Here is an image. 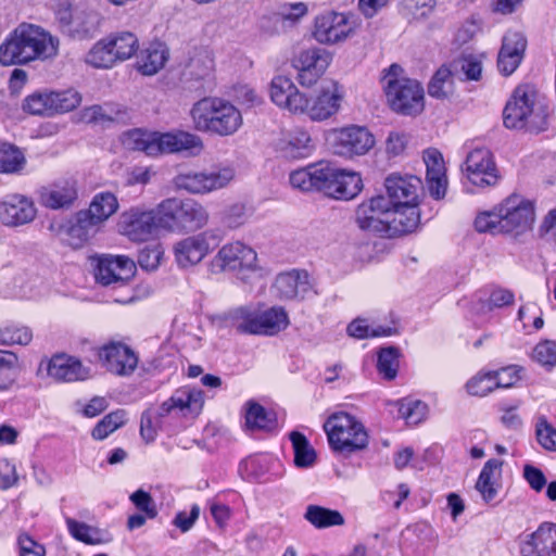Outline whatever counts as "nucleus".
<instances>
[{"mask_svg": "<svg viewBox=\"0 0 556 556\" xmlns=\"http://www.w3.org/2000/svg\"><path fill=\"white\" fill-rule=\"evenodd\" d=\"M60 41L41 26L22 23L0 43V64L25 65L56 56Z\"/></svg>", "mask_w": 556, "mask_h": 556, "instance_id": "1", "label": "nucleus"}, {"mask_svg": "<svg viewBox=\"0 0 556 556\" xmlns=\"http://www.w3.org/2000/svg\"><path fill=\"white\" fill-rule=\"evenodd\" d=\"M535 219L533 204L518 194H511L492 211L477 215L475 228L491 235L505 233L518 238L532 230Z\"/></svg>", "mask_w": 556, "mask_h": 556, "instance_id": "2", "label": "nucleus"}, {"mask_svg": "<svg viewBox=\"0 0 556 556\" xmlns=\"http://www.w3.org/2000/svg\"><path fill=\"white\" fill-rule=\"evenodd\" d=\"M503 123L508 129L540 134L548 128V106L531 86H519L504 108Z\"/></svg>", "mask_w": 556, "mask_h": 556, "instance_id": "3", "label": "nucleus"}, {"mask_svg": "<svg viewBox=\"0 0 556 556\" xmlns=\"http://www.w3.org/2000/svg\"><path fill=\"white\" fill-rule=\"evenodd\" d=\"M204 405L202 390L189 386L177 389L172 396L156 408L146 410L141 416L140 434L147 442H153L166 417L194 418Z\"/></svg>", "mask_w": 556, "mask_h": 556, "instance_id": "4", "label": "nucleus"}, {"mask_svg": "<svg viewBox=\"0 0 556 556\" xmlns=\"http://www.w3.org/2000/svg\"><path fill=\"white\" fill-rule=\"evenodd\" d=\"M193 127L202 132L219 137L235 135L243 124L240 110L231 102L206 97L197 101L190 110Z\"/></svg>", "mask_w": 556, "mask_h": 556, "instance_id": "5", "label": "nucleus"}, {"mask_svg": "<svg viewBox=\"0 0 556 556\" xmlns=\"http://www.w3.org/2000/svg\"><path fill=\"white\" fill-rule=\"evenodd\" d=\"M382 85L391 109L403 115H418L425 109V92L421 85L403 75V68L392 64L384 71Z\"/></svg>", "mask_w": 556, "mask_h": 556, "instance_id": "6", "label": "nucleus"}, {"mask_svg": "<svg viewBox=\"0 0 556 556\" xmlns=\"http://www.w3.org/2000/svg\"><path fill=\"white\" fill-rule=\"evenodd\" d=\"M162 229L168 231H197L208 223V212L194 200L169 198L159 203Z\"/></svg>", "mask_w": 556, "mask_h": 556, "instance_id": "7", "label": "nucleus"}, {"mask_svg": "<svg viewBox=\"0 0 556 556\" xmlns=\"http://www.w3.org/2000/svg\"><path fill=\"white\" fill-rule=\"evenodd\" d=\"M328 443L333 451L352 453L368 444V434L364 425L353 415L339 412L327 418L324 424Z\"/></svg>", "mask_w": 556, "mask_h": 556, "instance_id": "8", "label": "nucleus"}, {"mask_svg": "<svg viewBox=\"0 0 556 556\" xmlns=\"http://www.w3.org/2000/svg\"><path fill=\"white\" fill-rule=\"evenodd\" d=\"M232 326L242 333L274 336L286 329L289 318L281 307L258 311L250 307H239L231 312Z\"/></svg>", "mask_w": 556, "mask_h": 556, "instance_id": "9", "label": "nucleus"}, {"mask_svg": "<svg viewBox=\"0 0 556 556\" xmlns=\"http://www.w3.org/2000/svg\"><path fill=\"white\" fill-rule=\"evenodd\" d=\"M257 267L256 251L237 240L224 244L210 262L208 270L215 276H238L252 273Z\"/></svg>", "mask_w": 556, "mask_h": 556, "instance_id": "10", "label": "nucleus"}, {"mask_svg": "<svg viewBox=\"0 0 556 556\" xmlns=\"http://www.w3.org/2000/svg\"><path fill=\"white\" fill-rule=\"evenodd\" d=\"M54 15L63 31L80 38L93 34L99 25L98 12L85 1L56 0Z\"/></svg>", "mask_w": 556, "mask_h": 556, "instance_id": "11", "label": "nucleus"}, {"mask_svg": "<svg viewBox=\"0 0 556 556\" xmlns=\"http://www.w3.org/2000/svg\"><path fill=\"white\" fill-rule=\"evenodd\" d=\"M118 206V200L114 193L109 191L97 193L88 210L77 213L76 224L71 229L72 233L81 241L89 240L117 212Z\"/></svg>", "mask_w": 556, "mask_h": 556, "instance_id": "12", "label": "nucleus"}, {"mask_svg": "<svg viewBox=\"0 0 556 556\" xmlns=\"http://www.w3.org/2000/svg\"><path fill=\"white\" fill-rule=\"evenodd\" d=\"M357 26V18L352 14L325 12L315 17L312 36L320 45L336 46L353 37Z\"/></svg>", "mask_w": 556, "mask_h": 556, "instance_id": "13", "label": "nucleus"}, {"mask_svg": "<svg viewBox=\"0 0 556 556\" xmlns=\"http://www.w3.org/2000/svg\"><path fill=\"white\" fill-rule=\"evenodd\" d=\"M224 238L225 231L215 227L181 239L174 247L177 264L184 268L199 264Z\"/></svg>", "mask_w": 556, "mask_h": 556, "instance_id": "14", "label": "nucleus"}, {"mask_svg": "<svg viewBox=\"0 0 556 556\" xmlns=\"http://www.w3.org/2000/svg\"><path fill=\"white\" fill-rule=\"evenodd\" d=\"M327 139L336 154L348 159L365 155L376 143L369 129L359 125L332 129Z\"/></svg>", "mask_w": 556, "mask_h": 556, "instance_id": "15", "label": "nucleus"}, {"mask_svg": "<svg viewBox=\"0 0 556 556\" xmlns=\"http://www.w3.org/2000/svg\"><path fill=\"white\" fill-rule=\"evenodd\" d=\"M159 204L152 210L131 207L123 212L117 222V231L134 242H143L162 229Z\"/></svg>", "mask_w": 556, "mask_h": 556, "instance_id": "16", "label": "nucleus"}, {"mask_svg": "<svg viewBox=\"0 0 556 556\" xmlns=\"http://www.w3.org/2000/svg\"><path fill=\"white\" fill-rule=\"evenodd\" d=\"M344 92L338 83L329 80L323 83L313 97L303 94V110L296 115H306L314 122H323L338 113Z\"/></svg>", "mask_w": 556, "mask_h": 556, "instance_id": "17", "label": "nucleus"}, {"mask_svg": "<svg viewBox=\"0 0 556 556\" xmlns=\"http://www.w3.org/2000/svg\"><path fill=\"white\" fill-rule=\"evenodd\" d=\"M235 177L231 167H223L214 172H181L174 178L177 189L192 194H205L226 187Z\"/></svg>", "mask_w": 556, "mask_h": 556, "instance_id": "18", "label": "nucleus"}, {"mask_svg": "<svg viewBox=\"0 0 556 556\" xmlns=\"http://www.w3.org/2000/svg\"><path fill=\"white\" fill-rule=\"evenodd\" d=\"M46 371L47 377L55 382H80L93 377L92 368L74 355L58 353L39 365V372Z\"/></svg>", "mask_w": 556, "mask_h": 556, "instance_id": "19", "label": "nucleus"}, {"mask_svg": "<svg viewBox=\"0 0 556 556\" xmlns=\"http://www.w3.org/2000/svg\"><path fill=\"white\" fill-rule=\"evenodd\" d=\"M101 366L110 374L118 377H129L138 367L137 353L122 341L111 340L97 350Z\"/></svg>", "mask_w": 556, "mask_h": 556, "instance_id": "20", "label": "nucleus"}, {"mask_svg": "<svg viewBox=\"0 0 556 556\" xmlns=\"http://www.w3.org/2000/svg\"><path fill=\"white\" fill-rule=\"evenodd\" d=\"M325 175L320 191L337 200H351L363 189V180L358 173L339 168L324 162Z\"/></svg>", "mask_w": 556, "mask_h": 556, "instance_id": "21", "label": "nucleus"}, {"mask_svg": "<svg viewBox=\"0 0 556 556\" xmlns=\"http://www.w3.org/2000/svg\"><path fill=\"white\" fill-rule=\"evenodd\" d=\"M391 216V203L383 195H377L357 206L355 223L364 231L388 237Z\"/></svg>", "mask_w": 556, "mask_h": 556, "instance_id": "22", "label": "nucleus"}, {"mask_svg": "<svg viewBox=\"0 0 556 556\" xmlns=\"http://www.w3.org/2000/svg\"><path fill=\"white\" fill-rule=\"evenodd\" d=\"M332 61V54L323 48L302 50L293 59L298 80L304 87H312L324 75Z\"/></svg>", "mask_w": 556, "mask_h": 556, "instance_id": "23", "label": "nucleus"}, {"mask_svg": "<svg viewBox=\"0 0 556 556\" xmlns=\"http://www.w3.org/2000/svg\"><path fill=\"white\" fill-rule=\"evenodd\" d=\"M463 170L468 180L477 187L495 186L498 174L492 153L488 149H475L465 160Z\"/></svg>", "mask_w": 556, "mask_h": 556, "instance_id": "24", "label": "nucleus"}, {"mask_svg": "<svg viewBox=\"0 0 556 556\" xmlns=\"http://www.w3.org/2000/svg\"><path fill=\"white\" fill-rule=\"evenodd\" d=\"M520 556H556V523L542 522L534 531L519 536Z\"/></svg>", "mask_w": 556, "mask_h": 556, "instance_id": "25", "label": "nucleus"}, {"mask_svg": "<svg viewBox=\"0 0 556 556\" xmlns=\"http://www.w3.org/2000/svg\"><path fill=\"white\" fill-rule=\"evenodd\" d=\"M384 187L392 206L418 205L419 192L422 188L420 178L414 175L390 174Z\"/></svg>", "mask_w": 556, "mask_h": 556, "instance_id": "26", "label": "nucleus"}, {"mask_svg": "<svg viewBox=\"0 0 556 556\" xmlns=\"http://www.w3.org/2000/svg\"><path fill=\"white\" fill-rule=\"evenodd\" d=\"M36 215L34 201L24 194H9L0 201V222L4 226L20 227L29 224Z\"/></svg>", "mask_w": 556, "mask_h": 556, "instance_id": "27", "label": "nucleus"}, {"mask_svg": "<svg viewBox=\"0 0 556 556\" xmlns=\"http://www.w3.org/2000/svg\"><path fill=\"white\" fill-rule=\"evenodd\" d=\"M88 262L94 278H128L137 271L136 262L127 255L94 254Z\"/></svg>", "mask_w": 556, "mask_h": 556, "instance_id": "28", "label": "nucleus"}, {"mask_svg": "<svg viewBox=\"0 0 556 556\" xmlns=\"http://www.w3.org/2000/svg\"><path fill=\"white\" fill-rule=\"evenodd\" d=\"M202 149L203 142L197 135L185 131L153 132L152 156L180 151H191L198 154Z\"/></svg>", "mask_w": 556, "mask_h": 556, "instance_id": "29", "label": "nucleus"}, {"mask_svg": "<svg viewBox=\"0 0 556 556\" xmlns=\"http://www.w3.org/2000/svg\"><path fill=\"white\" fill-rule=\"evenodd\" d=\"M271 101L280 109L296 115L303 110V92L294 85L291 78L285 75L275 76L269 87Z\"/></svg>", "mask_w": 556, "mask_h": 556, "instance_id": "30", "label": "nucleus"}, {"mask_svg": "<svg viewBox=\"0 0 556 556\" xmlns=\"http://www.w3.org/2000/svg\"><path fill=\"white\" fill-rule=\"evenodd\" d=\"M424 162L430 195L435 200L443 199L447 190V178L442 154L435 149H429L424 153Z\"/></svg>", "mask_w": 556, "mask_h": 556, "instance_id": "31", "label": "nucleus"}, {"mask_svg": "<svg viewBox=\"0 0 556 556\" xmlns=\"http://www.w3.org/2000/svg\"><path fill=\"white\" fill-rule=\"evenodd\" d=\"M78 198L77 181L65 178L40 191V202L52 210L70 207Z\"/></svg>", "mask_w": 556, "mask_h": 556, "instance_id": "32", "label": "nucleus"}, {"mask_svg": "<svg viewBox=\"0 0 556 556\" xmlns=\"http://www.w3.org/2000/svg\"><path fill=\"white\" fill-rule=\"evenodd\" d=\"M278 150L289 159L307 157L314 144L309 134L300 127L293 128L286 132L278 141Z\"/></svg>", "mask_w": 556, "mask_h": 556, "instance_id": "33", "label": "nucleus"}, {"mask_svg": "<svg viewBox=\"0 0 556 556\" xmlns=\"http://www.w3.org/2000/svg\"><path fill=\"white\" fill-rule=\"evenodd\" d=\"M135 280H96V283L105 288L116 303L127 304L146 298L149 289L143 283L135 286Z\"/></svg>", "mask_w": 556, "mask_h": 556, "instance_id": "34", "label": "nucleus"}, {"mask_svg": "<svg viewBox=\"0 0 556 556\" xmlns=\"http://www.w3.org/2000/svg\"><path fill=\"white\" fill-rule=\"evenodd\" d=\"M420 220L418 205L392 206L388 237H399L417 229Z\"/></svg>", "mask_w": 556, "mask_h": 556, "instance_id": "35", "label": "nucleus"}, {"mask_svg": "<svg viewBox=\"0 0 556 556\" xmlns=\"http://www.w3.org/2000/svg\"><path fill=\"white\" fill-rule=\"evenodd\" d=\"M65 525L70 535L78 542L87 545H101L112 541L110 533L96 526L78 521L72 517H65Z\"/></svg>", "mask_w": 556, "mask_h": 556, "instance_id": "36", "label": "nucleus"}, {"mask_svg": "<svg viewBox=\"0 0 556 556\" xmlns=\"http://www.w3.org/2000/svg\"><path fill=\"white\" fill-rule=\"evenodd\" d=\"M502 462L498 459H489L477 480L476 490L480 493L485 503L493 501L497 493L501 479Z\"/></svg>", "mask_w": 556, "mask_h": 556, "instance_id": "37", "label": "nucleus"}, {"mask_svg": "<svg viewBox=\"0 0 556 556\" xmlns=\"http://www.w3.org/2000/svg\"><path fill=\"white\" fill-rule=\"evenodd\" d=\"M323 167L324 161L291 172L289 176L290 185L292 188L304 192L320 191L321 181L326 175L323 173Z\"/></svg>", "mask_w": 556, "mask_h": 556, "instance_id": "38", "label": "nucleus"}, {"mask_svg": "<svg viewBox=\"0 0 556 556\" xmlns=\"http://www.w3.org/2000/svg\"><path fill=\"white\" fill-rule=\"evenodd\" d=\"M20 369L18 355L13 351L0 349V394L13 390L18 379Z\"/></svg>", "mask_w": 556, "mask_h": 556, "instance_id": "39", "label": "nucleus"}, {"mask_svg": "<svg viewBox=\"0 0 556 556\" xmlns=\"http://www.w3.org/2000/svg\"><path fill=\"white\" fill-rule=\"evenodd\" d=\"M304 518L317 529L344 525V517L340 511L318 505H308Z\"/></svg>", "mask_w": 556, "mask_h": 556, "instance_id": "40", "label": "nucleus"}, {"mask_svg": "<svg viewBox=\"0 0 556 556\" xmlns=\"http://www.w3.org/2000/svg\"><path fill=\"white\" fill-rule=\"evenodd\" d=\"M348 334L352 338L362 340L368 338L391 337L396 333V329L391 326L369 325L366 319L356 318L351 321L346 328Z\"/></svg>", "mask_w": 556, "mask_h": 556, "instance_id": "41", "label": "nucleus"}, {"mask_svg": "<svg viewBox=\"0 0 556 556\" xmlns=\"http://www.w3.org/2000/svg\"><path fill=\"white\" fill-rule=\"evenodd\" d=\"M428 93L439 100L450 99L454 94V78L447 66L443 65L434 73L428 84Z\"/></svg>", "mask_w": 556, "mask_h": 556, "instance_id": "42", "label": "nucleus"}, {"mask_svg": "<svg viewBox=\"0 0 556 556\" xmlns=\"http://www.w3.org/2000/svg\"><path fill=\"white\" fill-rule=\"evenodd\" d=\"M290 440L294 453V465L298 468H309L316 463V452L306 437L298 431L290 433Z\"/></svg>", "mask_w": 556, "mask_h": 556, "instance_id": "43", "label": "nucleus"}, {"mask_svg": "<svg viewBox=\"0 0 556 556\" xmlns=\"http://www.w3.org/2000/svg\"><path fill=\"white\" fill-rule=\"evenodd\" d=\"M33 340V330L17 323H11L0 325V345L14 346L21 345L26 346Z\"/></svg>", "mask_w": 556, "mask_h": 556, "instance_id": "44", "label": "nucleus"}, {"mask_svg": "<svg viewBox=\"0 0 556 556\" xmlns=\"http://www.w3.org/2000/svg\"><path fill=\"white\" fill-rule=\"evenodd\" d=\"M167 58L168 53L162 45H153L142 53L139 71L143 75H154L165 65Z\"/></svg>", "mask_w": 556, "mask_h": 556, "instance_id": "45", "label": "nucleus"}, {"mask_svg": "<svg viewBox=\"0 0 556 556\" xmlns=\"http://www.w3.org/2000/svg\"><path fill=\"white\" fill-rule=\"evenodd\" d=\"M118 62L108 38L101 39L89 50L86 63L96 68H111Z\"/></svg>", "mask_w": 556, "mask_h": 556, "instance_id": "46", "label": "nucleus"}, {"mask_svg": "<svg viewBox=\"0 0 556 556\" xmlns=\"http://www.w3.org/2000/svg\"><path fill=\"white\" fill-rule=\"evenodd\" d=\"M117 61L131 58L138 50V39L130 31H122L106 37Z\"/></svg>", "mask_w": 556, "mask_h": 556, "instance_id": "47", "label": "nucleus"}, {"mask_svg": "<svg viewBox=\"0 0 556 556\" xmlns=\"http://www.w3.org/2000/svg\"><path fill=\"white\" fill-rule=\"evenodd\" d=\"M275 460L268 455H254L241 462L239 470L248 479L261 480L270 470Z\"/></svg>", "mask_w": 556, "mask_h": 556, "instance_id": "48", "label": "nucleus"}, {"mask_svg": "<svg viewBox=\"0 0 556 556\" xmlns=\"http://www.w3.org/2000/svg\"><path fill=\"white\" fill-rule=\"evenodd\" d=\"M25 164V156L18 148L10 143H0V173H18Z\"/></svg>", "mask_w": 556, "mask_h": 556, "instance_id": "49", "label": "nucleus"}, {"mask_svg": "<svg viewBox=\"0 0 556 556\" xmlns=\"http://www.w3.org/2000/svg\"><path fill=\"white\" fill-rule=\"evenodd\" d=\"M245 426L252 431L270 430L274 427V420L262 405L249 401L245 404Z\"/></svg>", "mask_w": 556, "mask_h": 556, "instance_id": "50", "label": "nucleus"}, {"mask_svg": "<svg viewBox=\"0 0 556 556\" xmlns=\"http://www.w3.org/2000/svg\"><path fill=\"white\" fill-rule=\"evenodd\" d=\"M275 289L281 299H305L313 292L309 280H275Z\"/></svg>", "mask_w": 556, "mask_h": 556, "instance_id": "51", "label": "nucleus"}, {"mask_svg": "<svg viewBox=\"0 0 556 556\" xmlns=\"http://www.w3.org/2000/svg\"><path fill=\"white\" fill-rule=\"evenodd\" d=\"M81 102V96L74 89L64 91H50V105L52 116L76 109Z\"/></svg>", "mask_w": 556, "mask_h": 556, "instance_id": "52", "label": "nucleus"}, {"mask_svg": "<svg viewBox=\"0 0 556 556\" xmlns=\"http://www.w3.org/2000/svg\"><path fill=\"white\" fill-rule=\"evenodd\" d=\"M399 415L405 419L408 425H417L426 419L428 406L419 400L404 399L396 403Z\"/></svg>", "mask_w": 556, "mask_h": 556, "instance_id": "53", "label": "nucleus"}, {"mask_svg": "<svg viewBox=\"0 0 556 556\" xmlns=\"http://www.w3.org/2000/svg\"><path fill=\"white\" fill-rule=\"evenodd\" d=\"M122 142L128 150L142 151L152 156L153 132L131 129L123 135Z\"/></svg>", "mask_w": 556, "mask_h": 556, "instance_id": "54", "label": "nucleus"}, {"mask_svg": "<svg viewBox=\"0 0 556 556\" xmlns=\"http://www.w3.org/2000/svg\"><path fill=\"white\" fill-rule=\"evenodd\" d=\"M466 391L472 396H485L495 390L492 370H480L466 382Z\"/></svg>", "mask_w": 556, "mask_h": 556, "instance_id": "55", "label": "nucleus"}, {"mask_svg": "<svg viewBox=\"0 0 556 556\" xmlns=\"http://www.w3.org/2000/svg\"><path fill=\"white\" fill-rule=\"evenodd\" d=\"M126 422L124 410H116L103 417L92 429L91 435L96 440H104L112 432L121 428Z\"/></svg>", "mask_w": 556, "mask_h": 556, "instance_id": "56", "label": "nucleus"}, {"mask_svg": "<svg viewBox=\"0 0 556 556\" xmlns=\"http://www.w3.org/2000/svg\"><path fill=\"white\" fill-rule=\"evenodd\" d=\"M515 295L510 290L507 289H494L490 292L486 299L479 300V307L477 312L485 314L494 308H502L514 303Z\"/></svg>", "mask_w": 556, "mask_h": 556, "instance_id": "57", "label": "nucleus"}, {"mask_svg": "<svg viewBox=\"0 0 556 556\" xmlns=\"http://www.w3.org/2000/svg\"><path fill=\"white\" fill-rule=\"evenodd\" d=\"M23 111L31 115L52 116L50 92H34L23 101Z\"/></svg>", "mask_w": 556, "mask_h": 556, "instance_id": "58", "label": "nucleus"}, {"mask_svg": "<svg viewBox=\"0 0 556 556\" xmlns=\"http://www.w3.org/2000/svg\"><path fill=\"white\" fill-rule=\"evenodd\" d=\"M38 295L34 280H8L2 294L3 298L13 299H35Z\"/></svg>", "mask_w": 556, "mask_h": 556, "instance_id": "59", "label": "nucleus"}, {"mask_svg": "<svg viewBox=\"0 0 556 556\" xmlns=\"http://www.w3.org/2000/svg\"><path fill=\"white\" fill-rule=\"evenodd\" d=\"M399 367L397 351L394 348L382 349L378 354L377 368L386 379L395 378Z\"/></svg>", "mask_w": 556, "mask_h": 556, "instance_id": "60", "label": "nucleus"}, {"mask_svg": "<svg viewBox=\"0 0 556 556\" xmlns=\"http://www.w3.org/2000/svg\"><path fill=\"white\" fill-rule=\"evenodd\" d=\"M532 359L540 365L552 368L556 365V342L543 340L532 351Z\"/></svg>", "mask_w": 556, "mask_h": 556, "instance_id": "61", "label": "nucleus"}, {"mask_svg": "<svg viewBox=\"0 0 556 556\" xmlns=\"http://www.w3.org/2000/svg\"><path fill=\"white\" fill-rule=\"evenodd\" d=\"M80 119L88 124H104L117 121L118 117L112 115V109L109 105H91L80 112Z\"/></svg>", "mask_w": 556, "mask_h": 556, "instance_id": "62", "label": "nucleus"}, {"mask_svg": "<svg viewBox=\"0 0 556 556\" xmlns=\"http://www.w3.org/2000/svg\"><path fill=\"white\" fill-rule=\"evenodd\" d=\"M525 52H517L516 49L508 52L507 48H501L497 55L498 71L505 75H511L520 65Z\"/></svg>", "mask_w": 556, "mask_h": 556, "instance_id": "63", "label": "nucleus"}, {"mask_svg": "<svg viewBox=\"0 0 556 556\" xmlns=\"http://www.w3.org/2000/svg\"><path fill=\"white\" fill-rule=\"evenodd\" d=\"M536 440L539 444L546 451H556V428L542 418L536 424Z\"/></svg>", "mask_w": 556, "mask_h": 556, "instance_id": "64", "label": "nucleus"}]
</instances>
